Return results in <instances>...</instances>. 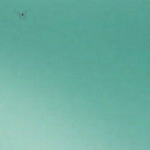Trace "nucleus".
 I'll list each match as a JSON object with an SVG mask.
<instances>
[{
	"mask_svg": "<svg viewBox=\"0 0 150 150\" xmlns=\"http://www.w3.org/2000/svg\"><path fill=\"white\" fill-rule=\"evenodd\" d=\"M45 38H47V37H46Z\"/></svg>",
	"mask_w": 150,
	"mask_h": 150,
	"instance_id": "nucleus-2",
	"label": "nucleus"
},
{
	"mask_svg": "<svg viewBox=\"0 0 150 150\" xmlns=\"http://www.w3.org/2000/svg\"><path fill=\"white\" fill-rule=\"evenodd\" d=\"M130 38H134V37H130ZM144 38H147V37H144Z\"/></svg>",
	"mask_w": 150,
	"mask_h": 150,
	"instance_id": "nucleus-1",
	"label": "nucleus"
}]
</instances>
